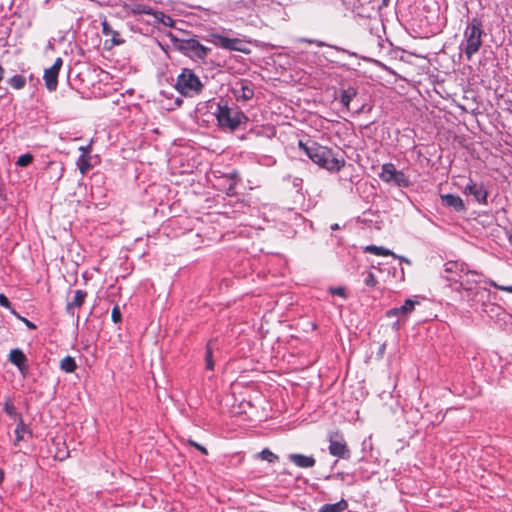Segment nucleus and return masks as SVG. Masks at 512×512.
Listing matches in <instances>:
<instances>
[{"label":"nucleus","mask_w":512,"mask_h":512,"mask_svg":"<svg viewBox=\"0 0 512 512\" xmlns=\"http://www.w3.org/2000/svg\"><path fill=\"white\" fill-rule=\"evenodd\" d=\"M102 25V33L105 36H111V41L114 45H120L124 43V40L121 38V35L118 31L113 30L108 21L105 19L101 23Z\"/></svg>","instance_id":"aec40b11"},{"label":"nucleus","mask_w":512,"mask_h":512,"mask_svg":"<svg viewBox=\"0 0 512 512\" xmlns=\"http://www.w3.org/2000/svg\"><path fill=\"white\" fill-rule=\"evenodd\" d=\"M214 43L223 49L238 51L244 54L250 53L248 43L239 38H230L224 35H214Z\"/></svg>","instance_id":"0eeeda50"},{"label":"nucleus","mask_w":512,"mask_h":512,"mask_svg":"<svg viewBox=\"0 0 512 512\" xmlns=\"http://www.w3.org/2000/svg\"><path fill=\"white\" fill-rule=\"evenodd\" d=\"M235 185H236V183H235V182L230 183V185H229V187H228V194H229V195L233 194V191H234Z\"/></svg>","instance_id":"a19ab883"},{"label":"nucleus","mask_w":512,"mask_h":512,"mask_svg":"<svg viewBox=\"0 0 512 512\" xmlns=\"http://www.w3.org/2000/svg\"><path fill=\"white\" fill-rule=\"evenodd\" d=\"M289 460L300 468H311L315 465V459L312 456H306L303 454L293 453L290 454Z\"/></svg>","instance_id":"f3484780"},{"label":"nucleus","mask_w":512,"mask_h":512,"mask_svg":"<svg viewBox=\"0 0 512 512\" xmlns=\"http://www.w3.org/2000/svg\"><path fill=\"white\" fill-rule=\"evenodd\" d=\"M60 368L66 373H72L76 370L77 365L71 356H66L60 361Z\"/></svg>","instance_id":"393cba45"},{"label":"nucleus","mask_w":512,"mask_h":512,"mask_svg":"<svg viewBox=\"0 0 512 512\" xmlns=\"http://www.w3.org/2000/svg\"><path fill=\"white\" fill-rule=\"evenodd\" d=\"M10 85L15 89H21L26 84V79L21 75H15L9 80Z\"/></svg>","instance_id":"c85d7f7f"},{"label":"nucleus","mask_w":512,"mask_h":512,"mask_svg":"<svg viewBox=\"0 0 512 512\" xmlns=\"http://www.w3.org/2000/svg\"><path fill=\"white\" fill-rule=\"evenodd\" d=\"M331 229H332V230H337V229H339V225H338V224H333V225L331 226Z\"/></svg>","instance_id":"a18cd8bd"},{"label":"nucleus","mask_w":512,"mask_h":512,"mask_svg":"<svg viewBox=\"0 0 512 512\" xmlns=\"http://www.w3.org/2000/svg\"><path fill=\"white\" fill-rule=\"evenodd\" d=\"M476 277H478L476 271L467 269L463 274L459 275V278H448V281L459 283L464 290L470 291L473 289V285L478 283Z\"/></svg>","instance_id":"f8f14e48"},{"label":"nucleus","mask_w":512,"mask_h":512,"mask_svg":"<svg viewBox=\"0 0 512 512\" xmlns=\"http://www.w3.org/2000/svg\"><path fill=\"white\" fill-rule=\"evenodd\" d=\"M347 507V502L344 499H341L336 503L321 506L318 512H344Z\"/></svg>","instance_id":"4be33fe9"},{"label":"nucleus","mask_w":512,"mask_h":512,"mask_svg":"<svg viewBox=\"0 0 512 512\" xmlns=\"http://www.w3.org/2000/svg\"><path fill=\"white\" fill-rule=\"evenodd\" d=\"M214 115L222 128H228L231 131L236 130L248 120L247 116L237 107H229L222 103L217 104Z\"/></svg>","instance_id":"7ed1b4c3"},{"label":"nucleus","mask_w":512,"mask_h":512,"mask_svg":"<svg viewBox=\"0 0 512 512\" xmlns=\"http://www.w3.org/2000/svg\"><path fill=\"white\" fill-rule=\"evenodd\" d=\"M152 15L155 17L157 22L163 24L166 27H172L174 25L173 18L164 12L153 11Z\"/></svg>","instance_id":"b1692460"},{"label":"nucleus","mask_w":512,"mask_h":512,"mask_svg":"<svg viewBox=\"0 0 512 512\" xmlns=\"http://www.w3.org/2000/svg\"><path fill=\"white\" fill-rule=\"evenodd\" d=\"M87 297V293L84 290H76L74 292V297L71 301L67 303L66 310L69 314H74V308H80L85 299Z\"/></svg>","instance_id":"a211bd4d"},{"label":"nucleus","mask_w":512,"mask_h":512,"mask_svg":"<svg viewBox=\"0 0 512 512\" xmlns=\"http://www.w3.org/2000/svg\"><path fill=\"white\" fill-rule=\"evenodd\" d=\"M444 272L447 274L445 278H459L460 274H463L468 268L464 263H459L457 261H449L444 265Z\"/></svg>","instance_id":"dca6fc26"},{"label":"nucleus","mask_w":512,"mask_h":512,"mask_svg":"<svg viewBox=\"0 0 512 512\" xmlns=\"http://www.w3.org/2000/svg\"><path fill=\"white\" fill-rule=\"evenodd\" d=\"M379 178L386 184L399 188H408L411 185L409 177L401 170H397L393 163H384L381 166Z\"/></svg>","instance_id":"423d86ee"},{"label":"nucleus","mask_w":512,"mask_h":512,"mask_svg":"<svg viewBox=\"0 0 512 512\" xmlns=\"http://www.w3.org/2000/svg\"><path fill=\"white\" fill-rule=\"evenodd\" d=\"M365 251L372 253L374 255H378V256H393L394 258H398L401 261H404V262L410 264V260L406 259L403 256H397L392 251H390L389 249L384 248L382 246L369 245V246L365 247Z\"/></svg>","instance_id":"6ab92c4d"},{"label":"nucleus","mask_w":512,"mask_h":512,"mask_svg":"<svg viewBox=\"0 0 512 512\" xmlns=\"http://www.w3.org/2000/svg\"><path fill=\"white\" fill-rule=\"evenodd\" d=\"M25 426L23 424V421L20 419L19 423L16 426L15 429V435H16V442H19L23 439V433L25 432Z\"/></svg>","instance_id":"2f4dec72"},{"label":"nucleus","mask_w":512,"mask_h":512,"mask_svg":"<svg viewBox=\"0 0 512 512\" xmlns=\"http://www.w3.org/2000/svg\"><path fill=\"white\" fill-rule=\"evenodd\" d=\"M0 197H4L3 185L2 184H0Z\"/></svg>","instance_id":"c03bdc74"},{"label":"nucleus","mask_w":512,"mask_h":512,"mask_svg":"<svg viewBox=\"0 0 512 512\" xmlns=\"http://www.w3.org/2000/svg\"><path fill=\"white\" fill-rule=\"evenodd\" d=\"M205 364L207 370H213L214 369V361L212 356V348L211 344L208 343L206 346V353H205Z\"/></svg>","instance_id":"cd10ccee"},{"label":"nucleus","mask_w":512,"mask_h":512,"mask_svg":"<svg viewBox=\"0 0 512 512\" xmlns=\"http://www.w3.org/2000/svg\"><path fill=\"white\" fill-rule=\"evenodd\" d=\"M111 318L114 323H119L121 321V312L118 306H115L112 309Z\"/></svg>","instance_id":"e433bc0d"},{"label":"nucleus","mask_w":512,"mask_h":512,"mask_svg":"<svg viewBox=\"0 0 512 512\" xmlns=\"http://www.w3.org/2000/svg\"><path fill=\"white\" fill-rule=\"evenodd\" d=\"M299 147L303 149L305 154L321 168L327 169L329 171H339L344 165V160L337 159L333 156V153L330 149L315 142L307 145L300 141Z\"/></svg>","instance_id":"f03ea898"},{"label":"nucleus","mask_w":512,"mask_h":512,"mask_svg":"<svg viewBox=\"0 0 512 512\" xmlns=\"http://www.w3.org/2000/svg\"><path fill=\"white\" fill-rule=\"evenodd\" d=\"M33 161V155L30 153L23 154L18 157L16 165L19 167H26Z\"/></svg>","instance_id":"c756f323"},{"label":"nucleus","mask_w":512,"mask_h":512,"mask_svg":"<svg viewBox=\"0 0 512 512\" xmlns=\"http://www.w3.org/2000/svg\"><path fill=\"white\" fill-rule=\"evenodd\" d=\"M258 457L261 460L267 461L269 463H274V462L278 461V459H279L278 456L275 453H273L272 451H270L268 448L263 449L258 454Z\"/></svg>","instance_id":"bb28decb"},{"label":"nucleus","mask_w":512,"mask_h":512,"mask_svg":"<svg viewBox=\"0 0 512 512\" xmlns=\"http://www.w3.org/2000/svg\"><path fill=\"white\" fill-rule=\"evenodd\" d=\"M21 320L25 323V325L29 328V329H36V325L34 323H32L31 321H29L28 319L26 318H21Z\"/></svg>","instance_id":"ea45409f"},{"label":"nucleus","mask_w":512,"mask_h":512,"mask_svg":"<svg viewBox=\"0 0 512 512\" xmlns=\"http://www.w3.org/2000/svg\"><path fill=\"white\" fill-rule=\"evenodd\" d=\"M329 292L333 295H338L342 298L347 297L345 288H343V287H331V288H329Z\"/></svg>","instance_id":"c9c22d12"},{"label":"nucleus","mask_w":512,"mask_h":512,"mask_svg":"<svg viewBox=\"0 0 512 512\" xmlns=\"http://www.w3.org/2000/svg\"><path fill=\"white\" fill-rule=\"evenodd\" d=\"M364 283L369 287H375L377 285V280L372 272L367 273Z\"/></svg>","instance_id":"72a5a7b5"},{"label":"nucleus","mask_w":512,"mask_h":512,"mask_svg":"<svg viewBox=\"0 0 512 512\" xmlns=\"http://www.w3.org/2000/svg\"><path fill=\"white\" fill-rule=\"evenodd\" d=\"M79 150L82 152L81 154L89 155L91 151V143L86 146L79 147Z\"/></svg>","instance_id":"58836bf2"},{"label":"nucleus","mask_w":512,"mask_h":512,"mask_svg":"<svg viewBox=\"0 0 512 512\" xmlns=\"http://www.w3.org/2000/svg\"><path fill=\"white\" fill-rule=\"evenodd\" d=\"M329 442V452L331 455L343 459H348L350 457V451L342 436H338L336 439L330 438Z\"/></svg>","instance_id":"9b49d317"},{"label":"nucleus","mask_w":512,"mask_h":512,"mask_svg":"<svg viewBox=\"0 0 512 512\" xmlns=\"http://www.w3.org/2000/svg\"><path fill=\"white\" fill-rule=\"evenodd\" d=\"M76 164H77V167L79 168L80 173L82 175H85L91 169L90 156L81 154L78 157Z\"/></svg>","instance_id":"5701e85b"},{"label":"nucleus","mask_w":512,"mask_h":512,"mask_svg":"<svg viewBox=\"0 0 512 512\" xmlns=\"http://www.w3.org/2000/svg\"><path fill=\"white\" fill-rule=\"evenodd\" d=\"M130 11L134 15H140V14L152 15L154 10L147 5L137 3V4H134L131 6Z\"/></svg>","instance_id":"a878e982"},{"label":"nucleus","mask_w":512,"mask_h":512,"mask_svg":"<svg viewBox=\"0 0 512 512\" xmlns=\"http://www.w3.org/2000/svg\"><path fill=\"white\" fill-rule=\"evenodd\" d=\"M0 305L11 310L13 314H16V311L12 308L10 301L4 294H0Z\"/></svg>","instance_id":"f704fd0d"},{"label":"nucleus","mask_w":512,"mask_h":512,"mask_svg":"<svg viewBox=\"0 0 512 512\" xmlns=\"http://www.w3.org/2000/svg\"><path fill=\"white\" fill-rule=\"evenodd\" d=\"M317 45H318V46H322V45H323V43H322V42H317Z\"/></svg>","instance_id":"09e8293b"},{"label":"nucleus","mask_w":512,"mask_h":512,"mask_svg":"<svg viewBox=\"0 0 512 512\" xmlns=\"http://www.w3.org/2000/svg\"><path fill=\"white\" fill-rule=\"evenodd\" d=\"M62 65L63 60L61 57H58L50 68L45 69L43 78L45 86L49 91H55L57 89L58 75Z\"/></svg>","instance_id":"6e6552de"},{"label":"nucleus","mask_w":512,"mask_h":512,"mask_svg":"<svg viewBox=\"0 0 512 512\" xmlns=\"http://www.w3.org/2000/svg\"><path fill=\"white\" fill-rule=\"evenodd\" d=\"M3 77H4V69H3V67L0 65V82L3 80Z\"/></svg>","instance_id":"79ce46f5"},{"label":"nucleus","mask_w":512,"mask_h":512,"mask_svg":"<svg viewBox=\"0 0 512 512\" xmlns=\"http://www.w3.org/2000/svg\"><path fill=\"white\" fill-rule=\"evenodd\" d=\"M203 84L195 72L188 68H183L177 76L175 89L185 97H194L201 93Z\"/></svg>","instance_id":"20e7f679"},{"label":"nucleus","mask_w":512,"mask_h":512,"mask_svg":"<svg viewBox=\"0 0 512 512\" xmlns=\"http://www.w3.org/2000/svg\"><path fill=\"white\" fill-rule=\"evenodd\" d=\"M508 240L512 244V231L508 233Z\"/></svg>","instance_id":"49530a36"},{"label":"nucleus","mask_w":512,"mask_h":512,"mask_svg":"<svg viewBox=\"0 0 512 512\" xmlns=\"http://www.w3.org/2000/svg\"><path fill=\"white\" fill-rule=\"evenodd\" d=\"M418 302L412 299H406L403 305L394 307L386 312L388 318L397 317L398 321L407 318L414 310Z\"/></svg>","instance_id":"9d476101"},{"label":"nucleus","mask_w":512,"mask_h":512,"mask_svg":"<svg viewBox=\"0 0 512 512\" xmlns=\"http://www.w3.org/2000/svg\"><path fill=\"white\" fill-rule=\"evenodd\" d=\"M4 480V471L0 468V484L3 482Z\"/></svg>","instance_id":"37998d69"},{"label":"nucleus","mask_w":512,"mask_h":512,"mask_svg":"<svg viewBox=\"0 0 512 512\" xmlns=\"http://www.w3.org/2000/svg\"><path fill=\"white\" fill-rule=\"evenodd\" d=\"M169 36L177 49L194 60H203L207 57L210 51L208 47L203 46L196 39L180 40L174 37L172 34Z\"/></svg>","instance_id":"39448f33"},{"label":"nucleus","mask_w":512,"mask_h":512,"mask_svg":"<svg viewBox=\"0 0 512 512\" xmlns=\"http://www.w3.org/2000/svg\"><path fill=\"white\" fill-rule=\"evenodd\" d=\"M487 283H488L490 286H492V287H494V288H496V289H498V290H502V291H506V292L512 293V286H511V285H507V286L499 285V284H497V283H496L495 281H493V280H488V281H487Z\"/></svg>","instance_id":"473e14b6"},{"label":"nucleus","mask_w":512,"mask_h":512,"mask_svg":"<svg viewBox=\"0 0 512 512\" xmlns=\"http://www.w3.org/2000/svg\"><path fill=\"white\" fill-rule=\"evenodd\" d=\"M248 3H249V4L254 3L255 5H257V4H256V0H248Z\"/></svg>","instance_id":"de8ad7c7"},{"label":"nucleus","mask_w":512,"mask_h":512,"mask_svg":"<svg viewBox=\"0 0 512 512\" xmlns=\"http://www.w3.org/2000/svg\"><path fill=\"white\" fill-rule=\"evenodd\" d=\"M4 411L12 418L19 417L18 413L16 412V408L11 401L5 402Z\"/></svg>","instance_id":"7c9ffc66"},{"label":"nucleus","mask_w":512,"mask_h":512,"mask_svg":"<svg viewBox=\"0 0 512 512\" xmlns=\"http://www.w3.org/2000/svg\"><path fill=\"white\" fill-rule=\"evenodd\" d=\"M483 36L482 21L477 17L472 18L467 23L463 33V40L459 45V50L465 54L468 61L480 50Z\"/></svg>","instance_id":"f257e3e1"},{"label":"nucleus","mask_w":512,"mask_h":512,"mask_svg":"<svg viewBox=\"0 0 512 512\" xmlns=\"http://www.w3.org/2000/svg\"><path fill=\"white\" fill-rule=\"evenodd\" d=\"M465 193L473 195L480 204H487L488 192L483 184H478L471 180L465 187Z\"/></svg>","instance_id":"ddd939ff"},{"label":"nucleus","mask_w":512,"mask_h":512,"mask_svg":"<svg viewBox=\"0 0 512 512\" xmlns=\"http://www.w3.org/2000/svg\"><path fill=\"white\" fill-rule=\"evenodd\" d=\"M441 202L444 206L453 208L457 212L465 210V205L462 198L454 194H443L440 195Z\"/></svg>","instance_id":"2eb2a0df"},{"label":"nucleus","mask_w":512,"mask_h":512,"mask_svg":"<svg viewBox=\"0 0 512 512\" xmlns=\"http://www.w3.org/2000/svg\"><path fill=\"white\" fill-rule=\"evenodd\" d=\"M357 96V89L354 87H348L343 89L340 94V101L343 106L349 110L350 102Z\"/></svg>","instance_id":"412c9836"},{"label":"nucleus","mask_w":512,"mask_h":512,"mask_svg":"<svg viewBox=\"0 0 512 512\" xmlns=\"http://www.w3.org/2000/svg\"><path fill=\"white\" fill-rule=\"evenodd\" d=\"M188 443H189L191 446L195 447V448H196L198 451H200L202 454H204V455H207V454H208L207 449H206L204 446H202L201 444H199V443H197V442H195V441H193V440H191V439H189V440H188Z\"/></svg>","instance_id":"4c0bfd02"},{"label":"nucleus","mask_w":512,"mask_h":512,"mask_svg":"<svg viewBox=\"0 0 512 512\" xmlns=\"http://www.w3.org/2000/svg\"><path fill=\"white\" fill-rule=\"evenodd\" d=\"M232 92L237 100L247 101L254 96L253 85L248 80H239L232 88Z\"/></svg>","instance_id":"1a4fd4ad"},{"label":"nucleus","mask_w":512,"mask_h":512,"mask_svg":"<svg viewBox=\"0 0 512 512\" xmlns=\"http://www.w3.org/2000/svg\"><path fill=\"white\" fill-rule=\"evenodd\" d=\"M9 361L18 368L22 375H26L28 371L27 357L22 350L12 349L9 353Z\"/></svg>","instance_id":"4468645a"}]
</instances>
